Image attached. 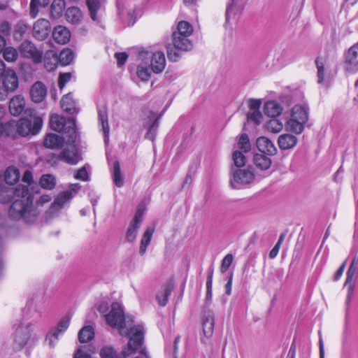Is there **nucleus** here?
Masks as SVG:
<instances>
[{
  "instance_id": "f257e3e1",
  "label": "nucleus",
  "mask_w": 358,
  "mask_h": 358,
  "mask_svg": "<svg viewBox=\"0 0 358 358\" xmlns=\"http://www.w3.org/2000/svg\"><path fill=\"white\" fill-rule=\"evenodd\" d=\"M2 175L0 173V180ZM13 201L8 209L9 217L13 220H22L26 223L34 222L40 213L34 204V197L27 185L13 187L0 185V203H8Z\"/></svg>"
},
{
  "instance_id": "f03ea898",
  "label": "nucleus",
  "mask_w": 358,
  "mask_h": 358,
  "mask_svg": "<svg viewBox=\"0 0 358 358\" xmlns=\"http://www.w3.org/2000/svg\"><path fill=\"white\" fill-rule=\"evenodd\" d=\"M105 317L110 326L117 327L122 336L129 337V341L123 349L124 355H130L134 350H138L141 347V341L144 338V327L140 324L129 327L127 324L128 322L125 321L122 307L120 303H113L110 312Z\"/></svg>"
},
{
  "instance_id": "7ed1b4c3",
  "label": "nucleus",
  "mask_w": 358,
  "mask_h": 358,
  "mask_svg": "<svg viewBox=\"0 0 358 358\" xmlns=\"http://www.w3.org/2000/svg\"><path fill=\"white\" fill-rule=\"evenodd\" d=\"M12 328V348L15 352H20L26 347L34 348L42 336L39 330H35L31 322L16 321Z\"/></svg>"
},
{
  "instance_id": "20e7f679",
  "label": "nucleus",
  "mask_w": 358,
  "mask_h": 358,
  "mask_svg": "<svg viewBox=\"0 0 358 358\" xmlns=\"http://www.w3.org/2000/svg\"><path fill=\"white\" fill-rule=\"evenodd\" d=\"M43 120L41 117H33V120L28 118H21L17 122L10 120L6 129V136L15 137L17 134L27 136L29 134L36 135L41 129Z\"/></svg>"
},
{
  "instance_id": "39448f33",
  "label": "nucleus",
  "mask_w": 358,
  "mask_h": 358,
  "mask_svg": "<svg viewBox=\"0 0 358 358\" xmlns=\"http://www.w3.org/2000/svg\"><path fill=\"white\" fill-rule=\"evenodd\" d=\"M308 120V108L303 105H295L290 111L289 117L285 123V128L287 131L299 134L303 131Z\"/></svg>"
},
{
  "instance_id": "423d86ee",
  "label": "nucleus",
  "mask_w": 358,
  "mask_h": 358,
  "mask_svg": "<svg viewBox=\"0 0 358 358\" xmlns=\"http://www.w3.org/2000/svg\"><path fill=\"white\" fill-rule=\"evenodd\" d=\"M50 127L55 131L68 134L67 141L69 143H76L77 133L75 128V122L73 118L66 120L64 117L58 115H52L50 119Z\"/></svg>"
},
{
  "instance_id": "0eeeda50",
  "label": "nucleus",
  "mask_w": 358,
  "mask_h": 358,
  "mask_svg": "<svg viewBox=\"0 0 358 358\" xmlns=\"http://www.w3.org/2000/svg\"><path fill=\"white\" fill-rule=\"evenodd\" d=\"M22 57L31 59L34 64H40L43 61V51L38 49L30 41H24L19 47Z\"/></svg>"
},
{
  "instance_id": "6e6552de",
  "label": "nucleus",
  "mask_w": 358,
  "mask_h": 358,
  "mask_svg": "<svg viewBox=\"0 0 358 358\" xmlns=\"http://www.w3.org/2000/svg\"><path fill=\"white\" fill-rule=\"evenodd\" d=\"M343 69L349 74L358 72V42L345 53Z\"/></svg>"
},
{
  "instance_id": "1a4fd4ad",
  "label": "nucleus",
  "mask_w": 358,
  "mask_h": 358,
  "mask_svg": "<svg viewBox=\"0 0 358 358\" xmlns=\"http://www.w3.org/2000/svg\"><path fill=\"white\" fill-rule=\"evenodd\" d=\"M144 211L145 207L143 205H140L133 220L129 223L127 229L125 238L127 242L132 243L136 240L138 229L142 222Z\"/></svg>"
},
{
  "instance_id": "9d476101",
  "label": "nucleus",
  "mask_w": 358,
  "mask_h": 358,
  "mask_svg": "<svg viewBox=\"0 0 358 358\" xmlns=\"http://www.w3.org/2000/svg\"><path fill=\"white\" fill-rule=\"evenodd\" d=\"M255 176L252 171L246 169H236L233 172L229 184L234 189H239L242 185L253 181Z\"/></svg>"
},
{
  "instance_id": "9b49d317",
  "label": "nucleus",
  "mask_w": 358,
  "mask_h": 358,
  "mask_svg": "<svg viewBox=\"0 0 358 358\" xmlns=\"http://www.w3.org/2000/svg\"><path fill=\"white\" fill-rule=\"evenodd\" d=\"M81 186L79 183H73L69 185V189L59 194L51 206L52 211L63 208L65 203L71 200L80 190Z\"/></svg>"
},
{
  "instance_id": "f8f14e48",
  "label": "nucleus",
  "mask_w": 358,
  "mask_h": 358,
  "mask_svg": "<svg viewBox=\"0 0 358 358\" xmlns=\"http://www.w3.org/2000/svg\"><path fill=\"white\" fill-rule=\"evenodd\" d=\"M0 80L3 86L10 94L18 87V77L16 72L11 69H6L0 73Z\"/></svg>"
},
{
  "instance_id": "ddd939ff",
  "label": "nucleus",
  "mask_w": 358,
  "mask_h": 358,
  "mask_svg": "<svg viewBox=\"0 0 358 358\" xmlns=\"http://www.w3.org/2000/svg\"><path fill=\"white\" fill-rule=\"evenodd\" d=\"M67 143L69 147L63 149L59 155V158L69 164L76 165L81 159L80 155L75 143H69L67 141Z\"/></svg>"
},
{
  "instance_id": "4468645a",
  "label": "nucleus",
  "mask_w": 358,
  "mask_h": 358,
  "mask_svg": "<svg viewBox=\"0 0 358 358\" xmlns=\"http://www.w3.org/2000/svg\"><path fill=\"white\" fill-rule=\"evenodd\" d=\"M50 31V23L44 18H40L33 25L32 35L38 41L45 40Z\"/></svg>"
},
{
  "instance_id": "2eb2a0df",
  "label": "nucleus",
  "mask_w": 358,
  "mask_h": 358,
  "mask_svg": "<svg viewBox=\"0 0 358 358\" xmlns=\"http://www.w3.org/2000/svg\"><path fill=\"white\" fill-rule=\"evenodd\" d=\"M315 64L317 70V83L324 85H328L333 78L329 66L326 65L322 58H317Z\"/></svg>"
},
{
  "instance_id": "dca6fc26",
  "label": "nucleus",
  "mask_w": 358,
  "mask_h": 358,
  "mask_svg": "<svg viewBox=\"0 0 358 358\" xmlns=\"http://www.w3.org/2000/svg\"><path fill=\"white\" fill-rule=\"evenodd\" d=\"M46 95L47 88L42 82L37 81L31 86L30 89V96L34 102H42L46 97Z\"/></svg>"
},
{
  "instance_id": "f3484780",
  "label": "nucleus",
  "mask_w": 358,
  "mask_h": 358,
  "mask_svg": "<svg viewBox=\"0 0 358 358\" xmlns=\"http://www.w3.org/2000/svg\"><path fill=\"white\" fill-rule=\"evenodd\" d=\"M150 66L154 73H159L163 71L166 66V59L163 52L157 51L152 54Z\"/></svg>"
},
{
  "instance_id": "a211bd4d",
  "label": "nucleus",
  "mask_w": 358,
  "mask_h": 358,
  "mask_svg": "<svg viewBox=\"0 0 358 358\" xmlns=\"http://www.w3.org/2000/svg\"><path fill=\"white\" fill-rule=\"evenodd\" d=\"M214 315L210 311H205L202 317V329L203 335L206 338H210L213 333L214 329Z\"/></svg>"
},
{
  "instance_id": "6ab92c4d",
  "label": "nucleus",
  "mask_w": 358,
  "mask_h": 358,
  "mask_svg": "<svg viewBox=\"0 0 358 358\" xmlns=\"http://www.w3.org/2000/svg\"><path fill=\"white\" fill-rule=\"evenodd\" d=\"M257 147L261 152L268 155H273L277 152L273 142L265 136H261L257 139Z\"/></svg>"
},
{
  "instance_id": "aec40b11",
  "label": "nucleus",
  "mask_w": 358,
  "mask_h": 358,
  "mask_svg": "<svg viewBox=\"0 0 358 358\" xmlns=\"http://www.w3.org/2000/svg\"><path fill=\"white\" fill-rule=\"evenodd\" d=\"M52 37L56 43L66 44L71 38V33L66 27L59 25L54 28Z\"/></svg>"
},
{
  "instance_id": "412c9836",
  "label": "nucleus",
  "mask_w": 358,
  "mask_h": 358,
  "mask_svg": "<svg viewBox=\"0 0 358 358\" xmlns=\"http://www.w3.org/2000/svg\"><path fill=\"white\" fill-rule=\"evenodd\" d=\"M98 117H99V122L101 126L102 131L104 134V142L106 144H107L109 141L110 128H109L108 120L107 109L105 106H103V107L99 108Z\"/></svg>"
},
{
  "instance_id": "4be33fe9",
  "label": "nucleus",
  "mask_w": 358,
  "mask_h": 358,
  "mask_svg": "<svg viewBox=\"0 0 358 358\" xmlns=\"http://www.w3.org/2000/svg\"><path fill=\"white\" fill-rule=\"evenodd\" d=\"M173 44L174 48L181 51H189L192 50L193 44L189 39L190 36L181 35V36H172Z\"/></svg>"
},
{
  "instance_id": "5701e85b",
  "label": "nucleus",
  "mask_w": 358,
  "mask_h": 358,
  "mask_svg": "<svg viewBox=\"0 0 358 358\" xmlns=\"http://www.w3.org/2000/svg\"><path fill=\"white\" fill-rule=\"evenodd\" d=\"M44 67L48 71H52L58 64V55L52 50H47L43 57Z\"/></svg>"
},
{
  "instance_id": "b1692460",
  "label": "nucleus",
  "mask_w": 358,
  "mask_h": 358,
  "mask_svg": "<svg viewBox=\"0 0 358 358\" xmlns=\"http://www.w3.org/2000/svg\"><path fill=\"white\" fill-rule=\"evenodd\" d=\"M24 106V97L21 95L15 96L10 101V112L14 116L19 115L23 111Z\"/></svg>"
},
{
  "instance_id": "393cba45",
  "label": "nucleus",
  "mask_w": 358,
  "mask_h": 358,
  "mask_svg": "<svg viewBox=\"0 0 358 358\" xmlns=\"http://www.w3.org/2000/svg\"><path fill=\"white\" fill-rule=\"evenodd\" d=\"M264 113L271 117H276L282 112V106L275 101H268L264 106Z\"/></svg>"
},
{
  "instance_id": "a878e982",
  "label": "nucleus",
  "mask_w": 358,
  "mask_h": 358,
  "mask_svg": "<svg viewBox=\"0 0 358 358\" xmlns=\"http://www.w3.org/2000/svg\"><path fill=\"white\" fill-rule=\"evenodd\" d=\"M279 147L282 150H288L294 148L297 143V138L296 136L289 134H282L278 137Z\"/></svg>"
},
{
  "instance_id": "bb28decb",
  "label": "nucleus",
  "mask_w": 358,
  "mask_h": 358,
  "mask_svg": "<svg viewBox=\"0 0 358 358\" xmlns=\"http://www.w3.org/2000/svg\"><path fill=\"white\" fill-rule=\"evenodd\" d=\"M64 139L61 136L55 134H49L46 136L44 140V145L46 148L55 149L59 148L63 145Z\"/></svg>"
},
{
  "instance_id": "cd10ccee",
  "label": "nucleus",
  "mask_w": 358,
  "mask_h": 358,
  "mask_svg": "<svg viewBox=\"0 0 358 358\" xmlns=\"http://www.w3.org/2000/svg\"><path fill=\"white\" fill-rule=\"evenodd\" d=\"M66 20L71 24H78L82 18L83 14L81 10L78 7L69 8L65 13Z\"/></svg>"
},
{
  "instance_id": "c85d7f7f",
  "label": "nucleus",
  "mask_w": 358,
  "mask_h": 358,
  "mask_svg": "<svg viewBox=\"0 0 358 358\" xmlns=\"http://www.w3.org/2000/svg\"><path fill=\"white\" fill-rule=\"evenodd\" d=\"M61 107L64 111L71 114L78 112L76 106V102L71 94H68L62 97L61 101Z\"/></svg>"
},
{
  "instance_id": "c756f323",
  "label": "nucleus",
  "mask_w": 358,
  "mask_h": 358,
  "mask_svg": "<svg viewBox=\"0 0 358 358\" xmlns=\"http://www.w3.org/2000/svg\"><path fill=\"white\" fill-rule=\"evenodd\" d=\"M253 162L256 167L260 170H266L271 165V159L263 154L255 155L253 157Z\"/></svg>"
},
{
  "instance_id": "7c9ffc66",
  "label": "nucleus",
  "mask_w": 358,
  "mask_h": 358,
  "mask_svg": "<svg viewBox=\"0 0 358 358\" xmlns=\"http://www.w3.org/2000/svg\"><path fill=\"white\" fill-rule=\"evenodd\" d=\"M20 178V172L19 170L13 166L8 167L4 174V180L6 183V185L12 186L16 182L18 181Z\"/></svg>"
},
{
  "instance_id": "2f4dec72",
  "label": "nucleus",
  "mask_w": 358,
  "mask_h": 358,
  "mask_svg": "<svg viewBox=\"0 0 358 358\" xmlns=\"http://www.w3.org/2000/svg\"><path fill=\"white\" fill-rule=\"evenodd\" d=\"M154 229L152 227L148 228L144 232L141 241V245L139 248V253L141 255H143L145 253L147 248L151 241Z\"/></svg>"
},
{
  "instance_id": "473e14b6",
  "label": "nucleus",
  "mask_w": 358,
  "mask_h": 358,
  "mask_svg": "<svg viewBox=\"0 0 358 358\" xmlns=\"http://www.w3.org/2000/svg\"><path fill=\"white\" fill-rule=\"evenodd\" d=\"M193 33L192 26L187 21H180L177 26V30L173 33L172 36L185 35L191 36Z\"/></svg>"
},
{
  "instance_id": "72a5a7b5",
  "label": "nucleus",
  "mask_w": 358,
  "mask_h": 358,
  "mask_svg": "<svg viewBox=\"0 0 358 358\" xmlns=\"http://www.w3.org/2000/svg\"><path fill=\"white\" fill-rule=\"evenodd\" d=\"M94 336V332L92 326H85L83 327L78 333V340L82 343L90 341Z\"/></svg>"
},
{
  "instance_id": "f704fd0d",
  "label": "nucleus",
  "mask_w": 358,
  "mask_h": 358,
  "mask_svg": "<svg viewBox=\"0 0 358 358\" xmlns=\"http://www.w3.org/2000/svg\"><path fill=\"white\" fill-rule=\"evenodd\" d=\"M50 0H31L29 15L31 18H35L38 13V8H44L48 5Z\"/></svg>"
},
{
  "instance_id": "c9c22d12",
  "label": "nucleus",
  "mask_w": 358,
  "mask_h": 358,
  "mask_svg": "<svg viewBox=\"0 0 358 358\" xmlns=\"http://www.w3.org/2000/svg\"><path fill=\"white\" fill-rule=\"evenodd\" d=\"M243 0H231L228 4L227 13L229 15H236L243 10Z\"/></svg>"
},
{
  "instance_id": "e433bc0d",
  "label": "nucleus",
  "mask_w": 358,
  "mask_h": 358,
  "mask_svg": "<svg viewBox=\"0 0 358 358\" xmlns=\"http://www.w3.org/2000/svg\"><path fill=\"white\" fill-rule=\"evenodd\" d=\"M355 280L356 277L353 275H347L346 279L344 284V286L347 288V297L346 301L349 303L352 297L354 289L355 287Z\"/></svg>"
},
{
  "instance_id": "4c0bfd02",
  "label": "nucleus",
  "mask_w": 358,
  "mask_h": 358,
  "mask_svg": "<svg viewBox=\"0 0 358 358\" xmlns=\"http://www.w3.org/2000/svg\"><path fill=\"white\" fill-rule=\"evenodd\" d=\"M73 51L69 48H65L58 55V62L62 66H66L73 61Z\"/></svg>"
},
{
  "instance_id": "58836bf2",
  "label": "nucleus",
  "mask_w": 358,
  "mask_h": 358,
  "mask_svg": "<svg viewBox=\"0 0 358 358\" xmlns=\"http://www.w3.org/2000/svg\"><path fill=\"white\" fill-rule=\"evenodd\" d=\"M65 8L64 0H54L51 4V15L54 18L59 17Z\"/></svg>"
},
{
  "instance_id": "ea45409f",
  "label": "nucleus",
  "mask_w": 358,
  "mask_h": 358,
  "mask_svg": "<svg viewBox=\"0 0 358 358\" xmlns=\"http://www.w3.org/2000/svg\"><path fill=\"white\" fill-rule=\"evenodd\" d=\"M283 126L282 122L275 117H273L265 124V128L272 133H279L283 129Z\"/></svg>"
},
{
  "instance_id": "a19ab883",
  "label": "nucleus",
  "mask_w": 358,
  "mask_h": 358,
  "mask_svg": "<svg viewBox=\"0 0 358 358\" xmlns=\"http://www.w3.org/2000/svg\"><path fill=\"white\" fill-rule=\"evenodd\" d=\"M94 348L91 345L80 347L74 353L73 358H92Z\"/></svg>"
},
{
  "instance_id": "79ce46f5",
  "label": "nucleus",
  "mask_w": 358,
  "mask_h": 358,
  "mask_svg": "<svg viewBox=\"0 0 358 358\" xmlns=\"http://www.w3.org/2000/svg\"><path fill=\"white\" fill-rule=\"evenodd\" d=\"M86 3L90 13L91 18L95 21L97 20L96 13L101 8V2L99 0H86Z\"/></svg>"
},
{
  "instance_id": "37998d69",
  "label": "nucleus",
  "mask_w": 358,
  "mask_h": 358,
  "mask_svg": "<svg viewBox=\"0 0 358 358\" xmlns=\"http://www.w3.org/2000/svg\"><path fill=\"white\" fill-rule=\"evenodd\" d=\"M40 184L45 189H52L56 185L55 178L50 174L43 175L40 180Z\"/></svg>"
},
{
  "instance_id": "c03bdc74",
  "label": "nucleus",
  "mask_w": 358,
  "mask_h": 358,
  "mask_svg": "<svg viewBox=\"0 0 358 358\" xmlns=\"http://www.w3.org/2000/svg\"><path fill=\"white\" fill-rule=\"evenodd\" d=\"M137 75L142 80H148L151 75V71L148 63L139 64L137 67Z\"/></svg>"
},
{
  "instance_id": "a18cd8bd",
  "label": "nucleus",
  "mask_w": 358,
  "mask_h": 358,
  "mask_svg": "<svg viewBox=\"0 0 358 358\" xmlns=\"http://www.w3.org/2000/svg\"><path fill=\"white\" fill-rule=\"evenodd\" d=\"M113 177L114 183L117 187H120L123 185V178L118 162H115L113 164Z\"/></svg>"
},
{
  "instance_id": "49530a36",
  "label": "nucleus",
  "mask_w": 358,
  "mask_h": 358,
  "mask_svg": "<svg viewBox=\"0 0 358 358\" xmlns=\"http://www.w3.org/2000/svg\"><path fill=\"white\" fill-rule=\"evenodd\" d=\"M3 56L6 61L8 62H13L17 60L18 57V52L15 48L13 47H7L3 50Z\"/></svg>"
},
{
  "instance_id": "de8ad7c7",
  "label": "nucleus",
  "mask_w": 358,
  "mask_h": 358,
  "mask_svg": "<svg viewBox=\"0 0 358 358\" xmlns=\"http://www.w3.org/2000/svg\"><path fill=\"white\" fill-rule=\"evenodd\" d=\"M238 145V148L245 153H247L250 150L251 145L248 136L246 134H243L240 136Z\"/></svg>"
},
{
  "instance_id": "09e8293b",
  "label": "nucleus",
  "mask_w": 358,
  "mask_h": 358,
  "mask_svg": "<svg viewBox=\"0 0 358 358\" xmlns=\"http://www.w3.org/2000/svg\"><path fill=\"white\" fill-rule=\"evenodd\" d=\"M171 292V290L170 288L165 287L157 294V299L160 306H164L167 303Z\"/></svg>"
},
{
  "instance_id": "8fccbe9b",
  "label": "nucleus",
  "mask_w": 358,
  "mask_h": 358,
  "mask_svg": "<svg viewBox=\"0 0 358 358\" xmlns=\"http://www.w3.org/2000/svg\"><path fill=\"white\" fill-rule=\"evenodd\" d=\"M69 323L70 319L68 317H65L60 320L57 327L52 330L57 332V334L60 336L68 329Z\"/></svg>"
},
{
  "instance_id": "3c124183",
  "label": "nucleus",
  "mask_w": 358,
  "mask_h": 358,
  "mask_svg": "<svg viewBox=\"0 0 358 358\" xmlns=\"http://www.w3.org/2000/svg\"><path fill=\"white\" fill-rule=\"evenodd\" d=\"M232 159L237 167H241L245 164V157L242 152L234 151L232 155Z\"/></svg>"
},
{
  "instance_id": "603ef678",
  "label": "nucleus",
  "mask_w": 358,
  "mask_h": 358,
  "mask_svg": "<svg viewBox=\"0 0 358 358\" xmlns=\"http://www.w3.org/2000/svg\"><path fill=\"white\" fill-rule=\"evenodd\" d=\"M59 336L54 331H50L45 336V342L50 348H54L59 340Z\"/></svg>"
},
{
  "instance_id": "864d4df0",
  "label": "nucleus",
  "mask_w": 358,
  "mask_h": 358,
  "mask_svg": "<svg viewBox=\"0 0 358 358\" xmlns=\"http://www.w3.org/2000/svg\"><path fill=\"white\" fill-rule=\"evenodd\" d=\"M6 115V109L4 106H0V136L6 135V131L5 129H7L8 122H4L3 121L4 117Z\"/></svg>"
},
{
  "instance_id": "5fc2aeb1",
  "label": "nucleus",
  "mask_w": 358,
  "mask_h": 358,
  "mask_svg": "<svg viewBox=\"0 0 358 358\" xmlns=\"http://www.w3.org/2000/svg\"><path fill=\"white\" fill-rule=\"evenodd\" d=\"M159 117L156 118L155 121L152 122V125L149 127L148 132L145 134V137L148 139L151 140L152 141H154L155 138L156 131L158 127V120Z\"/></svg>"
},
{
  "instance_id": "6e6d98bb",
  "label": "nucleus",
  "mask_w": 358,
  "mask_h": 358,
  "mask_svg": "<svg viewBox=\"0 0 358 358\" xmlns=\"http://www.w3.org/2000/svg\"><path fill=\"white\" fill-rule=\"evenodd\" d=\"M101 358H117V353L113 348L105 347L100 352Z\"/></svg>"
},
{
  "instance_id": "4d7b16f0",
  "label": "nucleus",
  "mask_w": 358,
  "mask_h": 358,
  "mask_svg": "<svg viewBox=\"0 0 358 358\" xmlns=\"http://www.w3.org/2000/svg\"><path fill=\"white\" fill-rule=\"evenodd\" d=\"M248 117L250 121L259 124L262 122V115L259 110H255L248 114Z\"/></svg>"
},
{
  "instance_id": "13d9d810",
  "label": "nucleus",
  "mask_w": 358,
  "mask_h": 358,
  "mask_svg": "<svg viewBox=\"0 0 358 358\" xmlns=\"http://www.w3.org/2000/svg\"><path fill=\"white\" fill-rule=\"evenodd\" d=\"M71 78V74L70 73H60L59 76V87L62 90L65 85L70 81Z\"/></svg>"
},
{
  "instance_id": "bf43d9fd",
  "label": "nucleus",
  "mask_w": 358,
  "mask_h": 358,
  "mask_svg": "<svg viewBox=\"0 0 358 358\" xmlns=\"http://www.w3.org/2000/svg\"><path fill=\"white\" fill-rule=\"evenodd\" d=\"M74 178L77 180L87 181L89 180V174L85 166L80 168L75 174Z\"/></svg>"
},
{
  "instance_id": "052dcab7",
  "label": "nucleus",
  "mask_w": 358,
  "mask_h": 358,
  "mask_svg": "<svg viewBox=\"0 0 358 358\" xmlns=\"http://www.w3.org/2000/svg\"><path fill=\"white\" fill-rule=\"evenodd\" d=\"M212 284H213V275L212 273H209L206 280V300L210 301L212 298Z\"/></svg>"
},
{
  "instance_id": "680f3d73",
  "label": "nucleus",
  "mask_w": 358,
  "mask_h": 358,
  "mask_svg": "<svg viewBox=\"0 0 358 358\" xmlns=\"http://www.w3.org/2000/svg\"><path fill=\"white\" fill-rule=\"evenodd\" d=\"M143 339L141 341V347H139L138 350H134V352H132L130 355H124L123 353V350H122V355L123 356L124 358H127V357L133 355L134 353L140 352L141 353L140 355L137 356L135 358H149L148 356L147 355L146 352H145V349L143 347Z\"/></svg>"
},
{
  "instance_id": "e2e57ef3",
  "label": "nucleus",
  "mask_w": 358,
  "mask_h": 358,
  "mask_svg": "<svg viewBox=\"0 0 358 358\" xmlns=\"http://www.w3.org/2000/svg\"><path fill=\"white\" fill-rule=\"evenodd\" d=\"M356 264V259L354 258L349 266V268L348 269L347 275H353L357 277V266Z\"/></svg>"
},
{
  "instance_id": "0e129e2a",
  "label": "nucleus",
  "mask_w": 358,
  "mask_h": 358,
  "mask_svg": "<svg viewBox=\"0 0 358 358\" xmlns=\"http://www.w3.org/2000/svg\"><path fill=\"white\" fill-rule=\"evenodd\" d=\"M11 29V26L7 21H3L0 22V32L5 34L9 35Z\"/></svg>"
},
{
  "instance_id": "69168bd1",
  "label": "nucleus",
  "mask_w": 358,
  "mask_h": 358,
  "mask_svg": "<svg viewBox=\"0 0 358 358\" xmlns=\"http://www.w3.org/2000/svg\"><path fill=\"white\" fill-rule=\"evenodd\" d=\"M167 56L170 60L173 62H176L180 57L178 52L170 47H167Z\"/></svg>"
},
{
  "instance_id": "338daca9",
  "label": "nucleus",
  "mask_w": 358,
  "mask_h": 358,
  "mask_svg": "<svg viewBox=\"0 0 358 358\" xmlns=\"http://www.w3.org/2000/svg\"><path fill=\"white\" fill-rule=\"evenodd\" d=\"M127 57L128 56L125 52H117L115 54V57L117 59V64L119 66H122L125 63Z\"/></svg>"
},
{
  "instance_id": "774afa93",
  "label": "nucleus",
  "mask_w": 358,
  "mask_h": 358,
  "mask_svg": "<svg viewBox=\"0 0 358 358\" xmlns=\"http://www.w3.org/2000/svg\"><path fill=\"white\" fill-rule=\"evenodd\" d=\"M22 181L31 185L33 181L32 173L29 171H26L22 177Z\"/></svg>"
}]
</instances>
